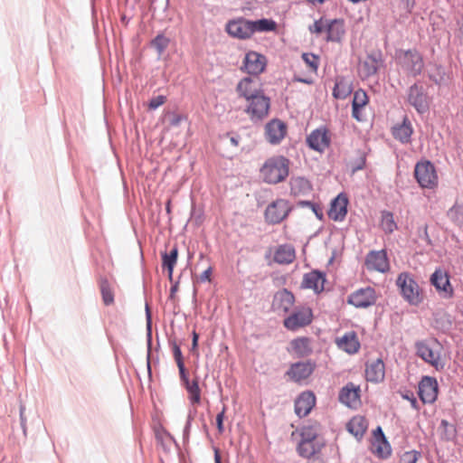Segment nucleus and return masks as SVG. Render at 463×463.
<instances>
[{"label": "nucleus", "mask_w": 463, "mask_h": 463, "mask_svg": "<svg viewBox=\"0 0 463 463\" xmlns=\"http://www.w3.org/2000/svg\"><path fill=\"white\" fill-rule=\"evenodd\" d=\"M289 163V159L284 156L268 158L260 168L263 181L270 184L284 181L288 175Z\"/></svg>", "instance_id": "1"}, {"label": "nucleus", "mask_w": 463, "mask_h": 463, "mask_svg": "<svg viewBox=\"0 0 463 463\" xmlns=\"http://www.w3.org/2000/svg\"><path fill=\"white\" fill-rule=\"evenodd\" d=\"M395 61L403 71L412 77L420 75L424 68L423 57L416 48L396 50Z\"/></svg>", "instance_id": "2"}, {"label": "nucleus", "mask_w": 463, "mask_h": 463, "mask_svg": "<svg viewBox=\"0 0 463 463\" xmlns=\"http://www.w3.org/2000/svg\"><path fill=\"white\" fill-rule=\"evenodd\" d=\"M396 285L402 298L410 305L419 306L422 302L423 297L419 284L410 272L400 273L396 279Z\"/></svg>", "instance_id": "3"}, {"label": "nucleus", "mask_w": 463, "mask_h": 463, "mask_svg": "<svg viewBox=\"0 0 463 463\" xmlns=\"http://www.w3.org/2000/svg\"><path fill=\"white\" fill-rule=\"evenodd\" d=\"M247 101L248 105L244 112L250 116L252 122H261L269 116L270 98L265 95L264 90L259 91Z\"/></svg>", "instance_id": "4"}, {"label": "nucleus", "mask_w": 463, "mask_h": 463, "mask_svg": "<svg viewBox=\"0 0 463 463\" xmlns=\"http://www.w3.org/2000/svg\"><path fill=\"white\" fill-rule=\"evenodd\" d=\"M414 177L422 188H433L438 184L435 165L430 160L420 161L415 165Z\"/></svg>", "instance_id": "5"}, {"label": "nucleus", "mask_w": 463, "mask_h": 463, "mask_svg": "<svg viewBox=\"0 0 463 463\" xmlns=\"http://www.w3.org/2000/svg\"><path fill=\"white\" fill-rule=\"evenodd\" d=\"M292 206L289 202L285 199H277L265 209L264 218L265 222L269 224H279L282 222L291 213Z\"/></svg>", "instance_id": "6"}, {"label": "nucleus", "mask_w": 463, "mask_h": 463, "mask_svg": "<svg viewBox=\"0 0 463 463\" xmlns=\"http://www.w3.org/2000/svg\"><path fill=\"white\" fill-rule=\"evenodd\" d=\"M407 101L420 115L427 113L430 109L428 93L419 81L409 87Z\"/></svg>", "instance_id": "7"}, {"label": "nucleus", "mask_w": 463, "mask_h": 463, "mask_svg": "<svg viewBox=\"0 0 463 463\" xmlns=\"http://www.w3.org/2000/svg\"><path fill=\"white\" fill-rule=\"evenodd\" d=\"M313 312L309 307H297L293 312L284 319V326L290 331H297L300 327L312 323Z\"/></svg>", "instance_id": "8"}, {"label": "nucleus", "mask_w": 463, "mask_h": 463, "mask_svg": "<svg viewBox=\"0 0 463 463\" xmlns=\"http://www.w3.org/2000/svg\"><path fill=\"white\" fill-rule=\"evenodd\" d=\"M267 66V58L265 55L255 51H249L243 59L241 71L250 76H259Z\"/></svg>", "instance_id": "9"}, {"label": "nucleus", "mask_w": 463, "mask_h": 463, "mask_svg": "<svg viewBox=\"0 0 463 463\" xmlns=\"http://www.w3.org/2000/svg\"><path fill=\"white\" fill-rule=\"evenodd\" d=\"M377 296L375 289L368 286L361 288L351 293L346 299L347 304L355 307L356 308H366L373 306L376 302Z\"/></svg>", "instance_id": "10"}, {"label": "nucleus", "mask_w": 463, "mask_h": 463, "mask_svg": "<svg viewBox=\"0 0 463 463\" xmlns=\"http://www.w3.org/2000/svg\"><path fill=\"white\" fill-rule=\"evenodd\" d=\"M306 142L311 150L323 153L331 144L330 133L326 127L322 126L312 130Z\"/></svg>", "instance_id": "11"}, {"label": "nucleus", "mask_w": 463, "mask_h": 463, "mask_svg": "<svg viewBox=\"0 0 463 463\" xmlns=\"http://www.w3.org/2000/svg\"><path fill=\"white\" fill-rule=\"evenodd\" d=\"M430 281L442 298L449 299L454 296L450 278L446 271L437 269L431 274Z\"/></svg>", "instance_id": "12"}, {"label": "nucleus", "mask_w": 463, "mask_h": 463, "mask_svg": "<svg viewBox=\"0 0 463 463\" xmlns=\"http://www.w3.org/2000/svg\"><path fill=\"white\" fill-rule=\"evenodd\" d=\"M439 384L436 378L423 376L419 383L418 395L422 403H433L438 397Z\"/></svg>", "instance_id": "13"}, {"label": "nucleus", "mask_w": 463, "mask_h": 463, "mask_svg": "<svg viewBox=\"0 0 463 463\" xmlns=\"http://www.w3.org/2000/svg\"><path fill=\"white\" fill-rule=\"evenodd\" d=\"M317 367L316 362L307 360L306 362H297L290 364L286 374L295 383H301L307 379Z\"/></svg>", "instance_id": "14"}, {"label": "nucleus", "mask_w": 463, "mask_h": 463, "mask_svg": "<svg viewBox=\"0 0 463 463\" xmlns=\"http://www.w3.org/2000/svg\"><path fill=\"white\" fill-rule=\"evenodd\" d=\"M326 281V275L324 271L313 269L304 274L300 288L312 289L314 293L320 294L325 289Z\"/></svg>", "instance_id": "15"}, {"label": "nucleus", "mask_w": 463, "mask_h": 463, "mask_svg": "<svg viewBox=\"0 0 463 463\" xmlns=\"http://www.w3.org/2000/svg\"><path fill=\"white\" fill-rule=\"evenodd\" d=\"M349 200L345 193L338 194L331 202L327 212L329 219L335 222H343L348 213Z\"/></svg>", "instance_id": "16"}, {"label": "nucleus", "mask_w": 463, "mask_h": 463, "mask_svg": "<svg viewBox=\"0 0 463 463\" xmlns=\"http://www.w3.org/2000/svg\"><path fill=\"white\" fill-rule=\"evenodd\" d=\"M365 265L369 270L385 273L390 269L387 252L384 250H371L365 257Z\"/></svg>", "instance_id": "17"}, {"label": "nucleus", "mask_w": 463, "mask_h": 463, "mask_svg": "<svg viewBox=\"0 0 463 463\" xmlns=\"http://www.w3.org/2000/svg\"><path fill=\"white\" fill-rule=\"evenodd\" d=\"M383 63V54L380 49H373L367 52L362 63V70L365 78L375 75Z\"/></svg>", "instance_id": "18"}, {"label": "nucleus", "mask_w": 463, "mask_h": 463, "mask_svg": "<svg viewBox=\"0 0 463 463\" xmlns=\"http://www.w3.org/2000/svg\"><path fill=\"white\" fill-rule=\"evenodd\" d=\"M287 134V125L279 118H273L265 126V138L271 145H278Z\"/></svg>", "instance_id": "19"}, {"label": "nucleus", "mask_w": 463, "mask_h": 463, "mask_svg": "<svg viewBox=\"0 0 463 463\" xmlns=\"http://www.w3.org/2000/svg\"><path fill=\"white\" fill-rule=\"evenodd\" d=\"M374 441L372 443V452L379 458H387L392 454V447L387 440L381 426L373 431Z\"/></svg>", "instance_id": "20"}, {"label": "nucleus", "mask_w": 463, "mask_h": 463, "mask_svg": "<svg viewBox=\"0 0 463 463\" xmlns=\"http://www.w3.org/2000/svg\"><path fill=\"white\" fill-rule=\"evenodd\" d=\"M416 354L425 363L434 366L437 370L443 368V364L439 363V354L435 353L430 341L420 340L415 343Z\"/></svg>", "instance_id": "21"}, {"label": "nucleus", "mask_w": 463, "mask_h": 463, "mask_svg": "<svg viewBox=\"0 0 463 463\" xmlns=\"http://www.w3.org/2000/svg\"><path fill=\"white\" fill-rule=\"evenodd\" d=\"M287 351L297 358L307 357L313 353L312 339L308 336H298L289 342Z\"/></svg>", "instance_id": "22"}, {"label": "nucleus", "mask_w": 463, "mask_h": 463, "mask_svg": "<svg viewBox=\"0 0 463 463\" xmlns=\"http://www.w3.org/2000/svg\"><path fill=\"white\" fill-rule=\"evenodd\" d=\"M316 405V396L311 391L302 392L295 401V413L299 417H306Z\"/></svg>", "instance_id": "23"}, {"label": "nucleus", "mask_w": 463, "mask_h": 463, "mask_svg": "<svg viewBox=\"0 0 463 463\" xmlns=\"http://www.w3.org/2000/svg\"><path fill=\"white\" fill-rule=\"evenodd\" d=\"M248 23V19L243 17L229 21L226 24V31L229 35L234 38L241 40L250 39L251 34Z\"/></svg>", "instance_id": "24"}, {"label": "nucleus", "mask_w": 463, "mask_h": 463, "mask_svg": "<svg viewBox=\"0 0 463 463\" xmlns=\"http://www.w3.org/2000/svg\"><path fill=\"white\" fill-rule=\"evenodd\" d=\"M294 303V294L287 288H282L275 293L272 300V308L276 311L288 313Z\"/></svg>", "instance_id": "25"}, {"label": "nucleus", "mask_w": 463, "mask_h": 463, "mask_svg": "<svg viewBox=\"0 0 463 463\" xmlns=\"http://www.w3.org/2000/svg\"><path fill=\"white\" fill-rule=\"evenodd\" d=\"M385 364L382 358L368 361L365 364V379L371 383H381L384 380Z\"/></svg>", "instance_id": "26"}, {"label": "nucleus", "mask_w": 463, "mask_h": 463, "mask_svg": "<svg viewBox=\"0 0 463 463\" xmlns=\"http://www.w3.org/2000/svg\"><path fill=\"white\" fill-rule=\"evenodd\" d=\"M335 343L339 349L349 354H356L360 347V341L354 331L345 332L341 337H337Z\"/></svg>", "instance_id": "27"}, {"label": "nucleus", "mask_w": 463, "mask_h": 463, "mask_svg": "<svg viewBox=\"0 0 463 463\" xmlns=\"http://www.w3.org/2000/svg\"><path fill=\"white\" fill-rule=\"evenodd\" d=\"M326 42H332V43H341L345 34V22L344 19L341 18H335L332 20H329L328 23L326 24Z\"/></svg>", "instance_id": "28"}, {"label": "nucleus", "mask_w": 463, "mask_h": 463, "mask_svg": "<svg viewBox=\"0 0 463 463\" xmlns=\"http://www.w3.org/2000/svg\"><path fill=\"white\" fill-rule=\"evenodd\" d=\"M412 133L413 128L407 116H404L402 123L394 125L392 128L393 137L402 144L411 143Z\"/></svg>", "instance_id": "29"}, {"label": "nucleus", "mask_w": 463, "mask_h": 463, "mask_svg": "<svg viewBox=\"0 0 463 463\" xmlns=\"http://www.w3.org/2000/svg\"><path fill=\"white\" fill-rule=\"evenodd\" d=\"M360 386L347 383L339 392V402L349 408H353L360 399Z\"/></svg>", "instance_id": "30"}, {"label": "nucleus", "mask_w": 463, "mask_h": 463, "mask_svg": "<svg viewBox=\"0 0 463 463\" xmlns=\"http://www.w3.org/2000/svg\"><path fill=\"white\" fill-rule=\"evenodd\" d=\"M290 194L293 196L306 195L313 190L311 182L304 176H293L289 182Z\"/></svg>", "instance_id": "31"}, {"label": "nucleus", "mask_w": 463, "mask_h": 463, "mask_svg": "<svg viewBox=\"0 0 463 463\" xmlns=\"http://www.w3.org/2000/svg\"><path fill=\"white\" fill-rule=\"evenodd\" d=\"M254 80L250 76H247L242 78L236 86V92L240 98H243L246 100L251 98L253 95L258 93L259 91H262L261 88H254L253 87Z\"/></svg>", "instance_id": "32"}, {"label": "nucleus", "mask_w": 463, "mask_h": 463, "mask_svg": "<svg viewBox=\"0 0 463 463\" xmlns=\"http://www.w3.org/2000/svg\"><path fill=\"white\" fill-rule=\"evenodd\" d=\"M296 258L295 248L290 244L279 245L274 253V261L279 264H289Z\"/></svg>", "instance_id": "33"}, {"label": "nucleus", "mask_w": 463, "mask_h": 463, "mask_svg": "<svg viewBox=\"0 0 463 463\" xmlns=\"http://www.w3.org/2000/svg\"><path fill=\"white\" fill-rule=\"evenodd\" d=\"M146 345H147V354H146V369L148 376L152 377V369H151V352H152V315L151 310L148 304H146Z\"/></svg>", "instance_id": "34"}, {"label": "nucleus", "mask_w": 463, "mask_h": 463, "mask_svg": "<svg viewBox=\"0 0 463 463\" xmlns=\"http://www.w3.org/2000/svg\"><path fill=\"white\" fill-rule=\"evenodd\" d=\"M250 25V34L254 33H269L274 32L277 29V23L272 19L261 18L255 21L248 20Z\"/></svg>", "instance_id": "35"}, {"label": "nucleus", "mask_w": 463, "mask_h": 463, "mask_svg": "<svg viewBox=\"0 0 463 463\" xmlns=\"http://www.w3.org/2000/svg\"><path fill=\"white\" fill-rule=\"evenodd\" d=\"M367 430V423L364 418H354L347 424V430L355 438L361 439Z\"/></svg>", "instance_id": "36"}, {"label": "nucleus", "mask_w": 463, "mask_h": 463, "mask_svg": "<svg viewBox=\"0 0 463 463\" xmlns=\"http://www.w3.org/2000/svg\"><path fill=\"white\" fill-rule=\"evenodd\" d=\"M162 268L163 269H174L178 260V247L176 244L170 250L169 252H161Z\"/></svg>", "instance_id": "37"}, {"label": "nucleus", "mask_w": 463, "mask_h": 463, "mask_svg": "<svg viewBox=\"0 0 463 463\" xmlns=\"http://www.w3.org/2000/svg\"><path fill=\"white\" fill-rule=\"evenodd\" d=\"M300 440L302 442H313L318 436V424L303 425L299 429Z\"/></svg>", "instance_id": "38"}, {"label": "nucleus", "mask_w": 463, "mask_h": 463, "mask_svg": "<svg viewBox=\"0 0 463 463\" xmlns=\"http://www.w3.org/2000/svg\"><path fill=\"white\" fill-rule=\"evenodd\" d=\"M440 439L445 441H453L457 438V428L447 420H441L439 424Z\"/></svg>", "instance_id": "39"}, {"label": "nucleus", "mask_w": 463, "mask_h": 463, "mask_svg": "<svg viewBox=\"0 0 463 463\" xmlns=\"http://www.w3.org/2000/svg\"><path fill=\"white\" fill-rule=\"evenodd\" d=\"M99 282L102 301L105 306H110L114 303V294L110 288L109 282L105 277H101Z\"/></svg>", "instance_id": "40"}, {"label": "nucleus", "mask_w": 463, "mask_h": 463, "mask_svg": "<svg viewBox=\"0 0 463 463\" xmlns=\"http://www.w3.org/2000/svg\"><path fill=\"white\" fill-rule=\"evenodd\" d=\"M352 92L351 86L345 80H336L333 89V97L336 99H345Z\"/></svg>", "instance_id": "41"}, {"label": "nucleus", "mask_w": 463, "mask_h": 463, "mask_svg": "<svg viewBox=\"0 0 463 463\" xmlns=\"http://www.w3.org/2000/svg\"><path fill=\"white\" fill-rule=\"evenodd\" d=\"M449 219L457 226H463V205L455 203L447 212Z\"/></svg>", "instance_id": "42"}, {"label": "nucleus", "mask_w": 463, "mask_h": 463, "mask_svg": "<svg viewBox=\"0 0 463 463\" xmlns=\"http://www.w3.org/2000/svg\"><path fill=\"white\" fill-rule=\"evenodd\" d=\"M381 226L386 233H392L397 229V224L394 221L392 213L389 211L382 212Z\"/></svg>", "instance_id": "43"}, {"label": "nucleus", "mask_w": 463, "mask_h": 463, "mask_svg": "<svg viewBox=\"0 0 463 463\" xmlns=\"http://www.w3.org/2000/svg\"><path fill=\"white\" fill-rule=\"evenodd\" d=\"M189 394V400L192 404H198L201 402V389L199 387V379L196 377L191 384L185 388Z\"/></svg>", "instance_id": "44"}, {"label": "nucleus", "mask_w": 463, "mask_h": 463, "mask_svg": "<svg viewBox=\"0 0 463 463\" xmlns=\"http://www.w3.org/2000/svg\"><path fill=\"white\" fill-rule=\"evenodd\" d=\"M170 43V39L164 33H158L151 42L150 45L155 48L158 55H162Z\"/></svg>", "instance_id": "45"}, {"label": "nucleus", "mask_w": 463, "mask_h": 463, "mask_svg": "<svg viewBox=\"0 0 463 463\" xmlns=\"http://www.w3.org/2000/svg\"><path fill=\"white\" fill-rule=\"evenodd\" d=\"M297 451L300 457L307 458L314 457L317 452L313 442L309 443L302 441L298 442Z\"/></svg>", "instance_id": "46"}, {"label": "nucleus", "mask_w": 463, "mask_h": 463, "mask_svg": "<svg viewBox=\"0 0 463 463\" xmlns=\"http://www.w3.org/2000/svg\"><path fill=\"white\" fill-rule=\"evenodd\" d=\"M168 344L172 348L173 355L176 362L177 367L180 368L185 366L181 347L177 344L175 338H169Z\"/></svg>", "instance_id": "47"}, {"label": "nucleus", "mask_w": 463, "mask_h": 463, "mask_svg": "<svg viewBox=\"0 0 463 463\" xmlns=\"http://www.w3.org/2000/svg\"><path fill=\"white\" fill-rule=\"evenodd\" d=\"M298 204L301 207H308L309 210H311L314 213V214L319 221H322L324 219L323 209L319 203L312 201L304 200L299 201Z\"/></svg>", "instance_id": "48"}, {"label": "nucleus", "mask_w": 463, "mask_h": 463, "mask_svg": "<svg viewBox=\"0 0 463 463\" xmlns=\"http://www.w3.org/2000/svg\"><path fill=\"white\" fill-rule=\"evenodd\" d=\"M369 101L368 95L366 91H364L362 89H359L354 91L353 100H352V106H358L364 108Z\"/></svg>", "instance_id": "49"}, {"label": "nucleus", "mask_w": 463, "mask_h": 463, "mask_svg": "<svg viewBox=\"0 0 463 463\" xmlns=\"http://www.w3.org/2000/svg\"><path fill=\"white\" fill-rule=\"evenodd\" d=\"M302 59L312 71H317L319 65V57L317 55L313 53H303Z\"/></svg>", "instance_id": "50"}, {"label": "nucleus", "mask_w": 463, "mask_h": 463, "mask_svg": "<svg viewBox=\"0 0 463 463\" xmlns=\"http://www.w3.org/2000/svg\"><path fill=\"white\" fill-rule=\"evenodd\" d=\"M420 455V451L414 449L406 451L401 456L400 463H416Z\"/></svg>", "instance_id": "51"}, {"label": "nucleus", "mask_w": 463, "mask_h": 463, "mask_svg": "<svg viewBox=\"0 0 463 463\" xmlns=\"http://www.w3.org/2000/svg\"><path fill=\"white\" fill-rule=\"evenodd\" d=\"M366 164V157L364 154H362L359 157L350 162L352 173L363 170Z\"/></svg>", "instance_id": "52"}, {"label": "nucleus", "mask_w": 463, "mask_h": 463, "mask_svg": "<svg viewBox=\"0 0 463 463\" xmlns=\"http://www.w3.org/2000/svg\"><path fill=\"white\" fill-rule=\"evenodd\" d=\"M418 236L428 246H430V247L433 246L432 240L430 237L429 232H428V225L427 224L418 228Z\"/></svg>", "instance_id": "53"}, {"label": "nucleus", "mask_w": 463, "mask_h": 463, "mask_svg": "<svg viewBox=\"0 0 463 463\" xmlns=\"http://www.w3.org/2000/svg\"><path fill=\"white\" fill-rule=\"evenodd\" d=\"M166 101V97L164 95H158L153 97L148 102V109L150 110H156Z\"/></svg>", "instance_id": "54"}, {"label": "nucleus", "mask_w": 463, "mask_h": 463, "mask_svg": "<svg viewBox=\"0 0 463 463\" xmlns=\"http://www.w3.org/2000/svg\"><path fill=\"white\" fill-rule=\"evenodd\" d=\"M324 29H326V26L323 24L322 18L316 20L314 24L309 25L308 27L310 33L317 34L321 33L324 31Z\"/></svg>", "instance_id": "55"}, {"label": "nucleus", "mask_w": 463, "mask_h": 463, "mask_svg": "<svg viewBox=\"0 0 463 463\" xmlns=\"http://www.w3.org/2000/svg\"><path fill=\"white\" fill-rule=\"evenodd\" d=\"M225 411L226 406L223 405L222 410L216 415V427L219 433H222L224 431L223 420Z\"/></svg>", "instance_id": "56"}, {"label": "nucleus", "mask_w": 463, "mask_h": 463, "mask_svg": "<svg viewBox=\"0 0 463 463\" xmlns=\"http://www.w3.org/2000/svg\"><path fill=\"white\" fill-rule=\"evenodd\" d=\"M178 370H179V376H180L181 383L184 386V388H187V386H189L192 382H190V380H189L186 367L185 366L180 367V368H178Z\"/></svg>", "instance_id": "57"}, {"label": "nucleus", "mask_w": 463, "mask_h": 463, "mask_svg": "<svg viewBox=\"0 0 463 463\" xmlns=\"http://www.w3.org/2000/svg\"><path fill=\"white\" fill-rule=\"evenodd\" d=\"M25 407L21 404L19 408L20 425L23 430L24 435L26 436V418L24 416Z\"/></svg>", "instance_id": "58"}, {"label": "nucleus", "mask_w": 463, "mask_h": 463, "mask_svg": "<svg viewBox=\"0 0 463 463\" xmlns=\"http://www.w3.org/2000/svg\"><path fill=\"white\" fill-rule=\"evenodd\" d=\"M185 119H186V117H184V115L172 113V117L170 118L169 124L172 127H177L180 125V123L183 120H185Z\"/></svg>", "instance_id": "59"}, {"label": "nucleus", "mask_w": 463, "mask_h": 463, "mask_svg": "<svg viewBox=\"0 0 463 463\" xmlns=\"http://www.w3.org/2000/svg\"><path fill=\"white\" fill-rule=\"evenodd\" d=\"M402 397L404 399V400H407L411 402L412 408H417V405H418V402H417V399L416 397L414 396V393L411 391H407L405 393H402Z\"/></svg>", "instance_id": "60"}, {"label": "nucleus", "mask_w": 463, "mask_h": 463, "mask_svg": "<svg viewBox=\"0 0 463 463\" xmlns=\"http://www.w3.org/2000/svg\"><path fill=\"white\" fill-rule=\"evenodd\" d=\"M213 273V268L208 267L204 271L202 272V274L199 277V281L202 283L211 281V276Z\"/></svg>", "instance_id": "61"}, {"label": "nucleus", "mask_w": 463, "mask_h": 463, "mask_svg": "<svg viewBox=\"0 0 463 463\" xmlns=\"http://www.w3.org/2000/svg\"><path fill=\"white\" fill-rule=\"evenodd\" d=\"M364 108L358 106H352V117L357 121L361 122L364 120L362 116V109Z\"/></svg>", "instance_id": "62"}, {"label": "nucleus", "mask_w": 463, "mask_h": 463, "mask_svg": "<svg viewBox=\"0 0 463 463\" xmlns=\"http://www.w3.org/2000/svg\"><path fill=\"white\" fill-rule=\"evenodd\" d=\"M191 427H192V423H190L189 421H186L185 425H184V430H183L184 443H186L189 440Z\"/></svg>", "instance_id": "63"}, {"label": "nucleus", "mask_w": 463, "mask_h": 463, "mask_svg": "<svg viewBox=\"0 0 463 463\" xmlns=\"http://www.w3.org/2000/svg\"><path fill=\"white\" fill-rule=\"evenodd\" d=\"M227 137H230L231 144L234 146H238L241 141V136L239 134L230 133L228 132Z\"/></svg>", "instance_id": "64"}]
</instances>
